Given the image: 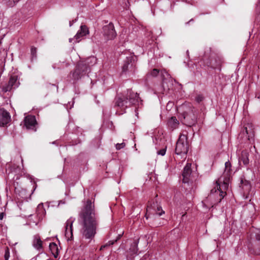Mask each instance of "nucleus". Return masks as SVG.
<instances>
[{
	"label": "nucleus",
	"instance_id": "nucleus-32",
	"mask_svg": "<svg viewBox=\"0 0 260 260\" xmlns=\"http://www.w3.org/2000/svg\"><path fill=\"white\" fill-rule=\"evenodd\" d=\"M174 106V103L172 102H169L166 106L167 110H170Z\"/></svg>",
	"mask_w": 260,
	"mask_h": 260
},
{
	"label": "nucleus",
	"instance_id": "nucleus-3",
	"mask_svg": "<svg viewBox=\"0 0 260 260\" xmlns=\"http://www.w3.org/2000/svg\"><path fill=\"white\" fill-rule=\"evenodd\" d=\"M216 182V186L210 191V194L207 199L202 202L204 206L206 208H210V206L213 207L214 205L220 203L226 195V192L222 191L221 186L218 182Z\"/></svg>",
	"mask_w": 260,
	"mask_h": 260
},
{
	"label": "nucleus",
	"instance_id": "nucleus-7",
	"mask_svg": "<svg viewBox=\"0 0 260 260\" xmlns=\"http://www.w3.org/2000/svg\"><path fill=\"white\" fill-rule=\"evenodd\" d=\"M191 163H187L182 171V182L184 183H188L190 182H192L195 179L194 174L192 173L191 169Z\"/></svg>",
	"mask_w": 260,
	"mask_h": 260
},
{
	"label": "nucleus",
	"instance_id": "nucleus-38",
	"mask_svg": "<svg viewBox=\"0 0 260 260\" xmlns=\"http://www.w3.org/2000/svg\"><path fill=\"white\" fill-rule=\"evenodd\" d=\"M166 147L165 148H164V155L166 153Z\"/></svg>",
	"mask_w": 260,
	"mask_h": 260
},
{
	"label": "nucleus",
	"instance_id": "nucleus-4",
	"mask_svg": "<svg viewBox=\"0 0 260 260\" xmlns=\"http://www.w3.org/2000/svg\"><path fill=\"white\" fill-rule=\"evenodd\" d=\"M140 98L139 94L135 93L132 90H127L125 96L119 97L115 100V106L121 109H125L132 105H136L139 102Z\"/></svg>",
	"mask_w": 260,
	"mask_h": 260
},
{
	"label": "nucleus",
	"instance_id": "nucleus-31",
	"mask_svg": "<svg viewBox=\"0 0 260 260\" xmlns=\"http://www.w3.org/2000/svg\"><path fill=\"white\" fill-rule=\"evenodd\" d=\"M31 55L32 58H36L37 57V48L34 47H32L31 48Z\"/></svg>",
	"mask_w": 260,
	"mask_h": 260
},
{
	"label": "nucleus",
	"instance_id": "nucleus-23",
	"mask_svg": "<svg viewBox=\"0 0 260 260\" xmlns=\"http://www.w3.org/2000/svg\"><path fill=\"white\" fill-rule=\"evenodd\" d=\"M45 211L43 205H39L37 208V214L39 218H42L45 214Z\"/></svg>",
	"mask_w": 260,
	"mask_h": 260
},
{
	"label": "nucleus",
	"instance_id": "nucleus-35",
	"mask_svg": "<svg viewBox=\"0 0 260 260\" xmlns=\"http://www.w3.org/2000/svg\"><path fill=\"white\" fill-rule=\"evenodd\" d=\"M157 154L162 155V149H161L159 151H158Z\"/></svg>",
	"mask_w": 260,
	"mask_h": 260
},
{
	"label": "nucleus",
	"instance_id": "nucleus-6",
	"mask_svg": "<svg viewBox=\"0 0 260 260\" xmlns=\"http://www.w3.org/2000/svg\"><path fill=\"white\" fill-rule=\"evenodd\" d=\"M187 136L181 134L176 143L175 152L176 154L182 155L181 157L184 159L186 158V154L188 150V144L187 141Z\"/></svg>",
	"mask_w": 260,
	"mask_h": 260
},
{
	"label": "nucleus",
	"instance_id": "nucleus-33",
	"mask_svg": "<svg viewBox=\"0 0 260 260\" xmlns=\"http://www.w3.org/2000/svg\"><path fill=\"white\" fill-rule=\"evenodd\" d=\"M125 144L124 143H117L116 145V148L117 150H120L121 148H123L125 146Z\"/></svg>",
	"mask_w": 260,
	"mask_h": 260
},
{
	"label": "nucleus",
	"instance_id": "nucleus-5",
	"mask_svg": "<svg viewBox=\"0 0 260 260\" xmlns=\"http://www.w3.org/2000/svg\"><path fill=\"white\" fill-rule=\"evenodd\" d=\"M183 110L182 115L183 117L184 123L191 126L194 125L197 121V112L195 108L191 104H185L182 106Z\"/></svg>",
	"mask_w": 260,
	"mask_h": 260
},
{
	"label": "nucleus",
	"instance_id": "nucleus-12",
	"mask_svg": "<svg viewBox=\"0 0 260 260\" xmlns=\"http://www.w3.org/2000/svg\"><path fill=\"white\" fill-rule=\"evenodd\" d=\"M73 222L74 220L71 218L66 223L65 236L69 240H72L73 238Z\"/></svg>",
	"mask_w": 260,
	"mask_h": 260
},
{
	"label": "nucleus",
	"instance_id": "nucleus-9",
	"mask_svg": "<svg viewBox=\"0 0 260 260\" xmlns=\"http://www.w3.org/2000/svg\"><path fill=\"white\" fill-rule=\"evenodd\" d=\"M148 213H155L159 216L161 215L162 214L161 206L158 205L157 202H153L152 204H148L147 207L146 216Z\"/></svg>",
	"mask_w": 260,
	"mask_h": 260
},
{
	"label": "nucleus",
	"instance_id": "nucleus-22",
	"mask_svg": "<svg viewBox=\"0 0 260 260\" xmlns=\"http://www.w3.org/2000/svg\"><path fill=\"white\" fill-rule=\"evenodd\" d=\"M251 238L252 240H255L257 241H260V229L256 230L251 234Z\"/></svg>",
	"mask_w": 260,
	"mask_h": 260
},
{
	"label": "nucleus",
	"instance_id": "nucleus-30",
	"mask_svg": "<svg viewBox=\"0 0 260 260\" xmlns=\"http://www.w3.org/2000/svg\"><path fill=\"white\" fill-rule=\"evenodd\" d=\"M204 100V96L202 94H198L195 98V101L197 103H200Z\"/></svg>",
	"mask_w": 260,
	"mask_h": 260
},
{
	"label": "nucleus",
	"instance_id": "nucleus-17",
	"mask_svg": "<svg viewBox=\"0 0 260 260\" xmlns=\"http://www.w3.org/2000/svg\"><path fill=\"white\" fill-rule=\"evenodd\" d=\"M134 57L133 56H129L126 57V60L124 61V63L122 66L123 72H125L128 69V66L131 64V66L133 65V61H134Z\"/></svg>",
	"mask_w": 260,
	"mask_h": 260
},
{
	"label": "nucleus",
	"instance_id": "nucleus-18",
	"mask_svg": "<svg viewBox=\"0 0 260 260\" xmlns=\"http://www.w3.org/2000/svg\"><path fill=\"white\" fill-rule=\"evenodd\" d=\"M49 249L54 257L56 258L58 255V248L57 244L54 242L50 243Z\"/></svg>",
	"mask_w": 260,
	"mask_h": 260
},
{
	"label": "nucleus",
	"instance_id": "nucleus-15",
	"mask_svg": "<svg viewBox=\"0 0 260 260\" xmlns=\"http://www.w3.org/2000/svg\"><path fill=\"white\" fill-rule=\"evenodd\" d=\"M17 80L18 77L17 76H11L8 85L5 87V91H10L13 88H15V84Z\"/></svg>",
	"mask_w": 260,
	"mask_h": 260
},
{
	"label": "nucleus",
	"instance_id": "nucleus-28",
	"mask_svg": "<svg viewBox=\"0 0 260 260\" xmlns=\"http://www.w3.org/2000/svg\"><path fill=\"white\" fill-rule=\"evenodd\" d=\"M231 164L229 161H228L225 162V172L228 174L230 173L231 169Z\"/></svg>",
	"mask_w": 260,
	"mask_h": 260
},
{
	"label": "nucleus",
	"instance_id": "nucleus-14",
	"mask_svg": "<svg viewBox=\"0 0 260 260\" xmlns=\"http://www.w3.org/2000/svg\"><path fill=\"white\" fill-rule=\"evenodd\" d=\"M32 245L39 251L43 248V241L41 240L39 235H36L34 236Z\"/></svg>",
	"mask_w": 260,
	"mask_h": 260
},
{
	"label": "nucleus",
	"instance_id": "nucleus-37",
	"mask_svg": "<svg viewBox=\"0 0 260 260\" xmlns=\"http://www.w3.org/2000/svg\"><path fill=\"white\" fill-rule=\"evenodd\" d=\"M193 21V19H191L189 21H188L187 22H186V24H189L190 22H192V21Z\"/></svg>",
	"mask_w": 260,
	"mask_h": 260
},
{
	"label": "nucleus",
	"instance_id": "nucleus-1",
	"mask_svg": "<svg viewBox=\"0 0 260 260\" xmlns=\"http://www.w3.org/2000/svg\"><path fill=\"white\" fill-rule=\"evenodd\" d=\"M78 220L82 226L81 233L83 238L91 241L96 233L99 225L93 203L89 199L84 202L79 213Z\"/></svg>",
	"mask_w": 260,
	"mask_h": 260
},
{
	"label": "nucleus",
	"instance_id": "nucleus-26",
	"mask_svg": "<svg viewBox=\"0 0 260 260\" xmlns=\"http://www.w3.org/2000/svg\"><path fill=\"white\" fill-rule=\"evenodd\" d=\"M117 241V240H112V241H109L108 243L106 244L101 246L100 248V250H103L105 248H106L107 247H109L111 245H113Z\"/></svg>",
	"mask_w": 260,
	"mask_h": 260
},
{
	"label": "nucleus",
	"instance_id": "nucleus-42",
	"mask_svg": "<svg viewBox=\"0 0 260 260\" xmlns=\"http://www.w3.org/2000/svg\"><path fill=\"white\" fill-rule=\"evenodd\" d=\"M72 25V23L70 22V26H71Z\"/></svg>",
	"mask_w": 260,
	"mask_h": 260
},
{
	"label": "nucleus",
	"instance_id": "nucleus-20",
	"mask_svg": "<svg viewBox=\"0 0 260 260\" xmlns=\"http://www.w3.org/2000/svg\"><path fill=\"white\" fill-rule=\"evenodd\" d=\"M242 161L245 165L248 164V153L246 151H242L241 157L239 158V161Z\"/></svg>",
	"mask_w": 260,
	"mask_h": 260
},
{
	"label": "nucleus",
	"instance_id": "nucleus-25",
	"mask_svg": "<svg viewBox=\"0 0 260 260\" xmlns=\"http://www.w3.org/2000/svg\"><path fill=\"white\" fill-rule=\"evenodd\" d=\"M117 241V240H112V241H109L108 243L106 244L101 246L100 248V250H103L105 248H106L107 247H109L111 245H113Z\"/></svg>",
	"mask_w": 260,
	"mask_h": 260
},
{
	"label": "nucleus",
	"instance_id": "nucleus-41",
	"mask_svg": "<svg viewBox=\"0 0 260 260\" xmlns=\"http://www.w3.org/2000/svg\"><path fill=\"white\" fill-rule=\"evenodd\" d=\"M226 183H225L224 182L223 183V185L225 187H226Z\"/></svg>",
	"mask_w": 260,
	"mask_h": 260
},
{
	"label": "nucleus",
	"instance_id": "nucleus-29",
	"mask_svg": "<svg viewBox=\"0 0 260 260\" xmlns=\"http://www.w3.org/2000/svg\"><path fill=\"white\" fill-rule=\"evenodd\" d=\"M10 257V250L8 247H6L5 249V255L4 258L5 260H9Z\"/></svg>",
	"mask_w": 260,
	"mask_h": 260
},
{
	"label": "nucleus",
	"instance_id": "nucleus-24",
	"mask_svg": "<svg viewBox=\"0 0 260 260\" xmlns=\"http://www.w3.org/2000/svg\"><path fill=\"white\" fill-rule=\"evenodd\" d=\"M117 241V240H112V241H109L108 243L106 244L101 246L100 248V250H103L105 248H106L107 247H109L111 245H113Z\"/></svg>",
	"mask_w": 260,
	"mask_h": 260
},
{
	"label": "nucleus",
	"instance_id": "nucleus-34",
	"mask_svg": "<svg viewBox=\"0 0 260 260\" xmlns=\"http://www.w3.org/2000/svg\"><path fill=\"white\" fill-rule=\"evenodd\" d=\"M207 51L210 52V51H211L210 49L209 48ZM208 52H207L206 51L205 52V55L204 56V59H205L209 57V56H208Z\"/></svg>",
	"mask_w": 260,
	"mask_h": 260
},
{
	"label": "nucleus",
	"instance_id": "nucleus-2",
	"mask_svg": "<svg viewBox=\"0 0 260 260\" xmlns=\"http://www.w3.org/2000/svg\"><path fill=\"white\" fill-rule=\"evenodd\" d=\"M95 60V59L94 57H90L77 63L74 70L69 74V78L73 81V83L84 78L90 72L89 63L94 62Z\"/></svg>",
	"mask_w": 260,
	"mask_h": 260
},
{
	"label": "nucleus",
	"instance_id": "nucleus-11",
	"mask_svg": "<svg viewBox=\"0 0 260 260\" xmlns=\"http://www.w3.org/2000/svg\"><path fill=\"white\" fill-rule=\"evenodd\" d=\"M24 125L27 129H31L34 131H36V125L37 122L35 116L27 115L24 118Z\"/></svg>",
	"mask_w": 260,
	"mask_h": 260
},
{
	"label": "nucleus",
	"instance_id": "nucleus-13",
	"mask_svg": "<svg viewBox=\"0 0 260 260\" xmlns=\"http://www.w3.org/2000/svg\"><path fill=\"white\" fill-rule=\"evenodd\" d=\"M89 34L88 28L85 25H81L80 30H78L77 34L74 37L76 42H79L82 38Z\"/></svg>",
	"mask_w": 260,
	"mask_h": 260
},
{
	"label": "nucleus",
	"instance_id": "nucleus-16",
	"mask_svg": "<svg viewBox=\"0 0 260 260\" xmlns=\"http://www.w3.org/2000/svg\"><path fill=\"white\" fill-rule=\"evenodd\" d=\"M245 132L247 134L248 139L254 136V128L252 123H248L244 125L243 132Z\"/></svg>",
	"mask_w": 260,
	"mask_h": 260
},
{
	"label": "nucleus",
	"instance_id": "nucleus-27",
	"mask_svg": "<svg viewBox=\"0 0 260 260\" xmlns=\"http://www.w3.org/2000/svg\"><path fill=\"white\" fill-rule=\"evenodd\" d=\"M160 72V75L162 76V71H160L159 70H158L157 69H154L153 70L151 71L150 74L153 77H156L159 72Z\"/></svg>",
	"mask_w": 260,
	"mask_h": 260
},
{
	"label": "nucleus",
	"instance_id": "nucleus-21",
	"mask_svg": "<svg viewBox=\"0 0 260 260\" xmlns=\"http://www.w3.org/2000/svg\"><path fill=\"white\" fill-rule=\"evenodd\" d=\"M138 240H135L131 245L129 250L133 254H136L137 253L138 250Z\"/></svg>",
	"mask_w": 260,
	"mask_h": 260
},
{
	"label": "nucleus",
	"instance_id": "nucleus-19",
	"mask_svg": "<svg viewBox=\"0 0 260 260\" xmlns=\"http://www.w3.org/2000/svg\"><path fill=\"white\" fill-rule=\"evenodd\" d=\"M179 124V121L175 117H172L168 122V126L172 129H175L177 128Z\"/></svg>",
	"mask_w": 260,
	"mask_h": 260
},
{
	"label": "nucleus",
	"instance_id": "nucleus-39",
	"mask_svg": "<svg viewBox=\"0 0 260 260\" xmlns=\"http://www.w3.org/2000/svg\"><path fill=\"white\" fill-rule=\"evenodd\" d=\"M78 260H85V259L83 257H81L78 259Z\"/></svg>",
	"mask_w": 260,
	"mask_h": 260
},
{
	"label": "nucleus",
	"instance_id": "nucleus-43",
	"mask_svg": "<svg viewBox=\"0 0 260 260\" xmlns=\"http://www.w3.org/2000/svg\"><path fill=\"white\" fill-rule=\"evenodd\" d=\"M164 73L166 72L165 70L164 69L163 70Z\"/></svg>",
	"mask_w": 260,
	"mask_h": 260
},
{
	"label": "nucleus",
	"instance_id": "nucleus-8",
	"mask_svg": "<svg viewBox=\"0 0 260 260\" xmlns=\"http://www.w3.org/2000/svg\"><path fill=\"white\" fill-rule=\"evenodd\" d=\"M103 33L107 40H112L116 36V32L112 22L103 27Z\"/></svg>",
	"mask_w": 260,
	"mask_h": 260
},
{
	"label": "nucleus",
	"instance_id": "nucleus-44",
	"mask_svg": "<svg viewBox=\"0 0 260 260\" xmlns=\"http://www.w3.org/2000/svg\"><path fill=\"white\" fill-rule=\"evenodd\" d=\"M207 64H208V66H209L210 64H208V62H207Z\"/></svg>",
	"mask_w": 260,
	"mask_h": 260
},
{
	"label": "nucleus",
	"instance_id": "nucleus-40",
	"mask_svg": "<svg viewBox=\"0 0 260 260\" xmlns=\"http://www.w3.org/2000/svg\"><path fill=\"white\" fill-rule=\"evenodd\" d=\"M74 38L70 39V40H69L70 42H72V41H73V40H74Z\"/></svg>",
	"mask_w": 260,
	"mask_h": 260
},
{
	"label": "nucleus",
	"instance_id": "nucleus-36",
	"mask_svg": "<svg viewBox=\"0 0 260 260\" xmlns=\"http://www.w3.org/2000/svg\"><path fill=\"white\" fill-rule=\"evenodd\" d=\"M4 217V213H1L0 214V219L2 220Z\"/></svg>",
	"mask_w": 260,
	"mask_h": 260
},
{
	"label": "nucleus",
	"instance_id": "nucleus-10",
	"mask_svg": "<svg viewBox=\"0 0 260 260\" xmlns=\"http://www.w3.org/2000/svg\"><path fill=\"white\" fill-rule=\"evenodd\" d=\"M10 113L4 108L0 109V126H5L11 121Z\"/></svg>",
	"mask_w": 260,
	"mask_h": 260
}]
</instances>
